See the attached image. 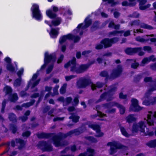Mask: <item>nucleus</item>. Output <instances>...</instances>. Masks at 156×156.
Here are the masks:
<instances>
[{"label":"nucleus","instance_id":"48","mask_svg":"<svg viewBox=\"0 0 156 156\" xmlns=\"http://www.w3.org/2000/svg\"><path fill=\"white\" fill-rule=\"evenodd\" d=\"M97 114H95L94 115V117H96L97 116H99L100 117H103L105 116H106V114L103 113L102 112L98 110H97Z\"/></svg>","mask_w":156,"mask_h":156},{"label":"nucleus","instance_id":"13","mask_svg":"<svg viewBox=\"0 0 156 156\" xmlns=\"http://www.w3.org/2000/svg\"><path fill=\"white\" fill-rule=\"evenodd\" d=\"M51 8L52 10L48 9L47 10L46 12L47 16L51 19H55L56 18L57 15L55 12H56L58 11V7L52 5Z\"/></svg>","mask_w":156,"mask_h":156},{"label":"nucleus","instance_id":"49","mask_svg":"<svg viewBox=\"0 0 156 156\" xmlns=\"http://www.w3.org/2000/svg\"><path fill=\"white\" fill-rule=\"evenodd\" d=\"M67 40V37L66 35H64L61 37L59 40V42L60 44H62L66 41Z\"/></svg>","mask_w":156,"mask_h":156},{"label":"nucleus","instance_id":"59","mask_svg":"<svg viewBox=\"0 0 156 156\" xmlns=\"http://www.w3.org/2000/svg\"><path fill=\"white\" fill-rule=\"evenodd\" d=\"M127 95L126 94H124L122 92H120L119 94V98L121 99H127Z\"/></svg>","mask_w":156,"mask_h":156},{"label":"nucleus","instance_id":"22","mask_svg":"<svg viewBox=\"0 0 156 156\" xmlns=\"http://www.w3.org/2000/svg\"><path fill=\"white\" fill-rule=\"evenodd\" d=\"M88 68L86 64H81L77 68V74L83 73L86 71Z\"/></svg>","mask_w":156,"mask_h":156},{"label":"nucleus","instance_id":"33","mask_svg":"<svg viewBox=\"0 0 156 156\" xmlns=\"http://www.w3.org/2000/svg\"><path fill=\"white\" fill-rule=\"evenodd\" d=\"M61 21V18L60 17H58L55 20L51 21V24L54 26H57L60 24Z\"/></svg>","mask_w":156,"mask_h":156},{"label":"nucleus","instance_id":"39","mask_svg":"<svg viewBox=\"0 0 156 156\" xmlns=\"http://www.w3.org/2000/svg\"><path fill=\"white\" fill-rule=\"evenodd\" d=\"M122 5L123 6H129L130 7H134L135 5V3H128L127 1L122 2Z\"/></svg>","mask_w":156,"mask_h":156},{"label":"nucleus","instance_id":"10","mask_svg":"<svg viewBox=\"0 0 156 156\" xmlns=\"http://www.w3.org/2000/svg\"><path fill=\"white\" fill-rule=\"evenodd\" d=\"M123 72V68L121 65H117L116 68L113 69L110 74V78L114 80L119 77Z\"/></svg>","mask_w":156,"mask_h":156},{"label":"nucleus","instance_id":"50","mask_svg":"<svg viewBox=\"0 0 156 156\" xmlns=\"http://www.w3.org/2000/svg\"><path fill=\"white\" fill-rule=\"evenodd\" d=\"M54 67L53 64H51L48 66L46 71L47 74H49L52 71Z\"/></svg>","mask_w":156,"mask_h":156},{"label":"nucleus","instance_id":"17","mask_svg":"<svg viewBox=\"0 0 156 156\" xmlns=\"http://www.w3.org/2000/svg\"><path fill=\"white\" fill-rule=\"evenodd\" d=\"M148 112L152 114H148L147 120V123L150 126H152L154 125V120L156 119V112H155L153 115H152L153 113L151 111H149Z\"/></svg>","mask_w":156,"mask_h":156},{"label":"nucleus","instance_id":"62","mask_svg":"<svg viewBox=\"0 0 156 156\" xmlns=\"http://www.w3.org/2000/svg\"><path fill=\"white\" fill-rule=\"evenodd\" d=\"M72 100V98L71 97H67L66 98L65 101H66L67 105H68L71 102Z\"/></svg>","mask_w":156,"mask_h":156},{"label":"nucleus","instance_id":"57","mask_svg":"<svg viewBox=\"0 0 156 156\" xmlns=\"http://www.w3.org/2000/svg\"><path fill=\"white\" fill-rule=\"evenodd\" d=\"M132 104L131 105H138V101L135 98H132L131 100Z\"/></svg>","mask_w":156,"mask_h":156},{"label":"nucleus","instance_id":"61","mask_svg":"<svg viewBox=\"0 0 156 156\" xmlns=\"http://www.w3.org/2000/svg\"><path fill=\"white\" fill-rule=\"evenodd\" d=\"M64 56L63 54L60 55V57L58 59L57 63L58 64L61 63L63 60Z\"/></svg>","mask_w":156,"mask_h":156},{"label":"nucleus","instance_id":"53","mask_svg":"<svg viewBox=\"0 0 156 156\" xmlns=\"http://www.w3.org/2000/svg\"><path fill=\"white\" fill-rule=\"evenodd\" d=\"M104 2H107L108 3L111 4L112 5H115L117 4L116 2H115V0H102Z\"/></svg>","mask_w":156,"mask_h":156},{"label":"nucleus","instance_id":"23","mask_svg":"<svg viewBox=\"0 0 156 156\" xmlns=\"http://www.w3.org/2000/svg\"><path fill=\"white\" fill-rule=\"evenodd\" d=\"M15 142L16 144H19L20 145L18 147L19 150H21L26 145V142L24 140L20 138H17L15 139Z\"/></svg>","mask_w":156,"mask_h":156},{"label":"nucleus","instance_id":"55","mask_svg":"<svg viewBox=\"0 0 156 156\" xmlns=\"http://www.w3.org/2000/svg\"><path fill=\"white\" fill-rule=\"evenodd\" d=\"M144 81L145 83L148 82H152L153 81L152 78L151 77H146L144 79Z\"/></svg>","mask_w":156,"mask_h":156},{"label":"nucleus","instance_id":"38","mask_svg":"<svg viewBox=\"0 0 156 156\" xmlns=\"http://www.w3.org/2000/svg\"><path fill=\"white\" fill-rule=\"evenodd\" d=\"M123 32V30H115L109 32L108 33V36L110 37L111 36H115L117 34H122Z\"/></svg>","mask_w":156,"mask_h":156},{"label":"nucleus","instance_id":"5","mask_svg":"<svg viewBox=\"0 0 156 156\" xmlns=\"http://www.w3.org/2000/svg\"><path fill=\"white\" fill-rule=\"evenodd\" d=\"M32 16L38 21H40L42 19V16L38 5L36 3H33L30 9Z\"/></svg>","mask_w":156,"mask_h":156},{"label":"nucleus","instance_id":"44","mask_svg":"<svg viewBox=\"0 0 156 156\" xmlns=\"http://www.w3.org/2000/svg\"><path fill=\"white\" fill-rule=\"evenodd\" d=\"M67 87V84L64 83L60 89V93L62 94H65L66 91V88Z\"/></svg>","mask_w":156,"mask_h":156},{"label":"nucleus","instance_id":"1","mask_svg":"<svg viewBox=\"0 0 156 156\" xmlns=\"http://www.w3.org/2000/svg\"><path fill=\"white\" fill-rule=\"evenodd\" d=\"M84 132L83 129L81 127L72 130L66 133H60L58 135H56L52 137L53 144L56 147L63 146L61 141L63 139L67 137L68 136H71V135L74 134L75 136H78Z\"/></svg>","mask_w":156,"mask_h":156},{"label":"nucleus","instance_id":"14","mask_svg":"<svg viewBox=\"0 0 156 156\" xmlns=\"http://www.w3.org/2000/svg\"><path fill=\"white\" fill-rule=\"evenodd\" d=\"M56 60V57L55 55L50 54H49L48 52L46 51L44 53V62L47 64L51 62H55Z\"/></svg>","mask_w":156,"mask_h":156},{"label":"nucleus","instance_id":"42","mask_svg":"<svg viewBox=\"0 0 156 156\" xmlns=\"http://www.w3.org/2000/svg\"><path fill=\"white\" fill-rule=\"evenodd\" d=\"M6 69L7 70L12 72H15V67L12 66V64H7L6 66Z\"/></svg>","mask_w":156,"mask_h":156},{"label":"nucleus","instance_id":"63","mask_svg":"<svg viewBox=\"0 0 156 156\" xmlns=\"http://www.w3.org/2000/svg\"><path fill=\"white\" fill-rule=\"evenodd\" d=\"M76 77L75 76L71 75L69 76H66L65 77L66 80V81H68L71 79L74 78Z\"/></svg>","mask_w":156,"mask_h":156},{"label":"nucleus","instance_id":"31","mask_svg":"<svg viewBox=\"0 0 156 156\" xmlns=\"http://www.w3.org/2000/svg\"><path fill=\"white\" fill-rule=\"evenodd\" d=\"M146 145L151 148L156 147V139L151 140L147 143Z\"/></svg>","mask_w":156,"mask_h":156},{"label":"nucleus","instance_id":"21","mask_svg":"<svg viewBox=\"0 0 156 156\" xmlns=\"http://www.w3.org/2000/svg\"><path fill=\"white\" fill-rule=\"evenodd\" d=\"M59 29L58 28L55 29L52 28L49 33V34L51 38H56L59 34Z\"/></svg>","mask_w":156,"mask_h":156},{"label":"nucleus","instance_id":"16","mask_svg":"<svg viewBox=\"0 0 156 156\" xmlns=\"http://www.w3.org/2000/svg\"><path fill=\"white\" fill-rule=\"evenodd\" d=\"M107 97H109L107 99V101H110L112 100V95H110L109 92H105L101 94L100 98L97 101V102H99L105 100Z\"/></svg>","mask_w":156,"mask_h":156},{"label":"nucleus","instance_id":"54","mask_svg":"<svg viewBox=\"0 0 156 156\" xmlns=\"http://www.w3.org/2000/svg\"><path fill=\"white\" fill-rule=\"evenodd\" d=\"M23 68H22L17 72V74L19 78H22L21 76L23 73Z\"/></svg>","mask_w":156,"mask_h":156},{"label":"nucleus","instance_id":"46","mask_svg":"<svg viewBox=\"0 0 156 156\" xmlns=\"http://www.w3.org/2000/svg\"><path fill=\"white\" fill-rule=\"evenodd\" d=\"M155 90H156V79L154 81L153 85L148 89V92L149 93H151Z\"/></svg>","mask_w":156,"mask_h":156},{"label":"nucleus","instance_id":"24","mask_svg":"<svg viewBox=\"0 0 156 156\" xmlns=\"http://www.w3.org/2000/svg\"><path fill=\"white\" fill-rule=\"evenodd\" d=\"M71 115L70 116L69 119H72V121L74 123H77L79 122L80 117L76 115L75 113H70Z\"/></svg>","mask_w":156,"mask_h":156},{"label":"nucleus","instance_id":"43","mask_svg":"<svg viewBox=\"0 0 156 156\" xmlns=\"http://www.w3.org/2000/svg\"><path fill=\"white\" fill-rule=\"evenodd\" d=\"M142 77V74H139L137 75L134 77L133 81L135 83H137L140 82Z\"/></svg>","mask_w":156,"mask_h":156},{"label":"nucleus","instance_id":"7","mask_svg":"<svg viewBox=\"0 0 156 156\" xmlns=\"http://www.w3.org/2000/svg\"><path fill=\"white\" fill-rule=\"evenodd\" d=\"M92 83L91 80L89 79L81 77L78 80L76 85L79 89L85 88Z\"/></svg>","mask_w":156,"mask_h":156},{"label":"nucleus","instance_id":"2","mask_svg":"<svg viewBox=\"0 0 156 156\" xmlns=\"http://www.w3.org/2000/svg\"><path fill=\"white\" fill-rule=\"evenodd\" d=\"M145 122L142 121H139L138 124L134 123L133 124L132 129V133H137L139 131V128L140 129V131L144 136H151L154 135V133L153 131H150L149 129L147 128Z\"/></svg>","mask_w":156,"mask_h":156},{"label":"nucleus","instance_id":"6","mask_svg":"<svg viewBox=\"0 0 156 156\" xmlns=\"http://www.w3.org/2000/svg\"><path fill=\"white\" fill-rule=\"evenodd\" d=\"M102 105L105 108H109L116 106L119 109L120 113L121 115H123L125 112L126 108L125 107L122 105L115 101L104 103Z\"/></svg>","mask_w":156,"mask_h":156},{"label":"nucleus","instance_id":"51","mask_svg":"<svg viewBox=\"0 0 156 156\" xmlns=\"http://www.w3.org/2000/svg\"><path fill=\"white\" fill-rule=\"evenodd\" d=\"M111 108H107L108 109L106 111L105 113H114L115 112L116 109L115 108H113L111 109Z\"/></svg>","mask_w":156,"mask_h":156},{"label":"nucleus","instance_id":"40","mask_svg":"<svg viewBox=\"0 0 156 156\" xmlns=\"http://www.w3.org/2000/svg\"><path fill=\"white\" fill-rule=\"evenodd\" d=\"M136 40L137 41L141 43L148 42L149 41V39H145L141 37L140 36L137 37L136 38Z\"/></svg>","mask_w":156,"mask_h":156},{"label":"nucleus","instance_id":"8","mask_svg":"<svg viewBox=\"0 0 156 156\" xmlns=\"http://www.w3.org/2000/svg\"><path fill=\"white\" fill-rule=\"evenodd\" d=\"M37 145L38 147L41 148L43 152H50L53 150V147L52 145L46 141H39Z\"/></svg>","mask_w":156,"mask_h":156},{"label":"nucleus","instance_id":"34","mask_svg":"<svg viewBox=\"0 0 156 156\" xmlns=\"http://www.w3.org/2000/svg\"><path fill=\"white\" fill-rule=\"evenodd\" d=\"M127 61L131 62H134L131 65V66L132 68L134 69H136L139 66V63L137 62H136V61L135 60L128 59L127 60Z\"/></svg>","mask_w":156,"mask_h":156},{"label":"nucleus","instance_id":"45","mask_svg":"<svg viewBox=\"0 0 156 156\" xmlns=\"http://www.w3.org/2000/svg\"><path fill=\"white\" fill-rule=\"evenodd\" d=\"M140 14L136 12H133L132 14H129L128 17L131 18H137L140 16Z\"/></svg>","mask_w":156,"mask_h":156},{"label":"nucleus","instance_id":"25","mask_svg":"<svg viewBox=\"0 0 156 156\" xmlns=\"http://www.w3.org/2000/svg\"><path fill=\"white\" fill-rule=\"evenodd\" d=\"M126 122L129 123H132L135 122L136 119L134 117V115L133 114H130L126 117Z\"/></svg>","mask_w":156,"mask_h":156},{"label":"nucleus","instance_id":"20","mask_svg":"<svg viewBox=\"0 0 156 156\" xmlns=\"http://www.w3.org/2000/svg\"><path fill=\"white\" fill-rule=\"evenodd\" d=\"M53 134L52 133L42 132L37 134V136L39 139H48L51 138Z\"/></svg>","mask_w":156,"mask_h":156},{"label":"nucleus","instance_id":"52","mask_svg":"<svg viewBox=\"0 0 156 156\" xmlns=\"http://www.w3.org/2000/svg\"><path fill=\"white\" fill-rule=\"evenodd\" d=\"M150 6L151 5L149 4H148L145 5H140L139 6V9L141 10H144L149 8Z\"/></svg>","mask_w":156,"mask_h":156},{"label":"nucleus","instance_id":"56","mask_svg":"<svg viewBox=\"0 0 156 156\" xmlns=\"http://www.w3.org/2000/svg\"><path fill=\"white\" fill-rule=\"evenodd\" d=\"M40 80V79L39 78L34 82L32 84L31 88L33 89L37 86L39 83Z\"/></svg>","mask_w":156,"mask_h":156},{"label":"nucleus","instance_id":"29","mask_svg":"<svg viewBox=\"0 0 156 156\" xmlns=\"http://www.w3.org/2000/svg\"><path fill=\"white\" fill-rule=\"evenodd\" d=\"M100 76L103 77H105V80H108V79H111L110 78V75H109L108 72L105 70L101 71L99 74Z\"/></svg>","mask_w":156,"mask_h":156},{"label":"nucleus","instance_id":"60","mask_svg":"<svg viewBox=\"0 0 156 156\" xmlns=\"http://www.w3.org/2000/svg\"><path fill=\"white\" fill-rule=\"evenodd\" d=\"M20 94L21 96L23 97H27L29 96V94L27 93L26 91H21L20 93Z\"/></svg>","mask_w":156,"mask_h":156},{"label":"nucleus","instance_id":"18","mask_svg":"<svg viewBox=\"0 0 156 156\" xmlns=\"http://www.w3.org/2000/svg\"><path fill=\"white\" fill-rule=\"evenodd\" d=\"M139 50L140 48H137V47L133 48L128 47L125 50V52L127 55H133L137 53Z\"/></svg>","mask_w":156,"mask_h":156},{"label":"nucleus","instance_id":"37","mask_svg":"<svg viewBox=\"0 0 156 156\" xmlns=\"http://www.w3.org/2000/svg\"><path fill=\"white\" fill-rule=\"evenodd\" d=\"M22 82V78L18 77L13 82L14 86L16 87H19L21 85Z\"/></svg>","mask_w":156,"mask_h":156},{"label":"nucleus","instance_id":"41","mask_svg":"<svg viewBox=\"0 0 156 156\" xmlns=\"http://www.w3.org/2000/svg\"><path fill=\"white\" fill-rule=\"evenodd\" d=\"M10 129L12 130V133L13 134L16 133L17 131V127L15 124H10Z\"/></svg>","mask_w":156,"mask_h":156},{"label":"nucleus","instance_id":"35","mask_svg":"<svg viewBox=\"0 0 156 156\" xmlns=\"http://www.w3.org/2000/svg\"><path fill=\"white\" fill-rule=\"evenodd\" d=\"M85 138L91 143H96L98 142L97 140L93 136H85Z\"/></svg>","mask_w":156,"mask_h":156},{"label":"nucleus","instance_id":"27","mask_svg":"<svg viewBox=\"0 0 156 156\" xmlns=\"http://www.w3.org/2000/svg\"><path fill=\"white\" fill-rule=\"evenodd\" d=\"M119 126L122 134L126 137L128 138L130 136V134L127 133L124 127L121 126L120 124H119Z\"/></svg>","mask_w":156,"mask_h":156},{"label":"nucleus","instance_id":"3","mask_svg":"<svg viewBox=\"0 0 156 156\" xmlns=\"http://www.w3.org/2000/svg\"><path fill=\"white\" fill-rule=\"evenodd\" d=\"M119 40V39L117 37H114L111 38H105L100 41V43L96 45L95 48L96 50H99L110 48L112 46L113 44L116 43Z\"/></svg>","mask_w":156,"mask_h":156},{"label":"nucleus","instance_id":"47","mask_svg":"<svg viewBox=\"0 0 156 156\" xmlns=\"http://www.w3.org/2000/svg\"><path fill=\"white\" fill-rule=\"evenodd\" d=\"M31 132L29 130H27L23 132L22 133V136L23 137H26L28 138L31 135Z\"/></svg>","mask_w":156,"mask_h":156},{"label":"nucleus","instance_id":"15","mask_svg":"<svg viewBox=\"0 0 156 156\" xmlns=\"http://www.w3.org/2000/svg\"><path fill=\"white\" fill-rule=\"evenodd\" d=\"M84 25L83 26V23L79 24L76 28L80 29V28H85L88 27L92 24V20L90 19L89 17H87L84 20Z\"/></svg>","mask_w":156,"mask_h":156},{"label":"nucleus","instance_id":"4","mask_svg":"<svg viewBox=\"0 0 156 156\" xmlns=\"http://www.w3.org/2000/svg\"><path fill=\"white\" fill-rule=\"evenodd\" d=\"M107 145L111 146L110 152V154L111 155H112L115 153L116 152V149H122L123 150H126L128 148L127 146L115 141L113 142H108L107 144Z\"/></svg>","mask_w":156,"mask_h":156},{"label":"nucleus","instance_id":"64","mask_svg":"<svg viewBox=\"0 0 156 156\" xmlns=\"http://www.w3.org/2000/svg\"><path fill=\"white\" fill-rule=\"evenodd\" d=\"M143 49L144 51H147L148 52H150L152 50L151 47L149 46H146L143 47Z\"/></svg>","mask_w":156,"mask_h":156},{"label":"nucleus","instance_id":"32","mask_svg":"<svg viewBox=\"0 0 156 156\" xmlns=\"http://www.w3.org/2000/svg\"><path fill=\"white\" fill-rule=\"evenodd\" d=\"M142 109V108L139 105H130V110L135 112H138Z\"/></svg>","mask_w":156,"mask_h":156},{"label":"nucleus","instance_id":"28","mask_svg":"<svg viewBox=\"0 0 156 156\" xmlns=\"http://www.w3.org/2000/svg\"><path fill=\"white\" fill-rule=\"evenodd\" d=\"M99 24L100 23L98 21H95L90 27L91 31L93 32L99 29L100 28Z\"/></svg>","mask_w":156,"mask_h":156},{"label":"nucleus","instance_id":"12","mask_svg":"<svg viewBox=\"0 0 156 156\" xmlns=\"http://www.w3.org/2000/svg\"><path fill=\"white\" fill-rule=\"evenodd\" d=\"M88 127L95 131L96 133L98 134L94 135L95 137H100L104 135V133L101 132V128L99 125L97 124H89L88 125Z\"/></svg>","mask_w":156,"mask_h":156},{"label":"nucleus","instance_id":"9","mask_svg":"<svg viewBox=\"0 0 156 156\" xmlns=\"http://www.w3.org/2000/svg\"><path fill=\"white\" fill-rule=\"evenodd\" d=\"M72 65V66L70 67V70L72 72H75L77 74V68L76 67L77 62L76 60L75 57H73L72 59L69 60L64 65V67L67 68L68 67Z\"/></svg>","mask_w":156,"mask_h":156},{"label":"nucleus","instance_id":"30","mask_svg":"<svg viewBox=\"0 0 156 156\" xmlns=\"http://www.w3.org/2000/svg\"><path fill=\"white\" fill-rule=\"evenodd\" d=\"M8 118L9 120L12 123H15L17 122V120L16 116L13 113H10L9 114Z\"/></svg>","mask_w":156,"mask_h":156},{"label":"nucleus","instance_id":"26","mask_svg":"<svg viewBox=\"0 0 156 156\" xmlns=\"http://www.w3.org/2000/svg\"><path fill=\"white\" fill-rule=\"evenodd\" d=\"M8 98L11 102L15 103L18 99V97L17 93H14L9 95Z\"/></svg>","mask_w":156,"mask_h":156},{"label":"nucleus","instance_id":"36","mask_svg":"<svg viewBox=\"0 0 156 156\" xmlns=\"http://www.w3.org/2000/svg\"><path fill=\"white\" fill-rule=\"evenodd\" d=\"M5 90L6 95H8L9 96L12 94V89L11 87L9 86H6L4 88Z\"/></svg>","mask_w":156,"mask_h":156},{"label":"nucleus","instance_id":"11","mask_svg":"<svg viewBox=\"0 0 156 156\" xmlns=\"http://www.w3.org/2000/svg\"><path fill=\"white\" fill-rule=\"evenodd\" d=\"M130 24L131 26H139L140 24V27L141 28L149 30H152L154 29L153 27L151 25L144 23L140 24V21L139 20L132 21L130 22Z\"/></svg>","mask_w":156,"mask_h":156},{"label":"nucleus","instance_id":"58","mask_svg":"<svg viewBox=\"0 0 156 156\" xmlns=\"http://www.w3.org/2000/svg\"><path fill=\"white\" fill-rule=\"evenodd\" d=\"M80 38L78 36H75L73 37V40L74 43L78 42L80 40Z\"/></svg>","mask_w":156,"mask_h":156},{"label":"nucleus","instance_id":"19","mask_svg":"<svg viewBox=\"0 0 156 156\" xmlns=\"http://www.w3.org/2000/svg\"><path fill=\"white\" fill-rule=\"evenodd\" d=\"M94 149L89 148L87 149V152L81 153L77 156H94Z\"/></svg>","mask_w":156,"mask_h":156}]
</instances>
